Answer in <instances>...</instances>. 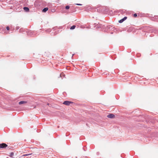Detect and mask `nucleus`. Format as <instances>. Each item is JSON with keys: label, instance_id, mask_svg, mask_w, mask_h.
I'll return each mask as SVG.
<instances>
[{"label": "nucleus", "instance_id": "f257e3e1", "mask_svg": "<svg viewBox=\"0 0 158 158\" xmlns=\"http://www.w3.org/2000/svg\"><path fill=\"white\" fill-rule=\"evenodd\" d=\"M8 145L5 143H2L0 144V148H6Z\"/></svg>", "mask_w": 158, "mask_h": 158}, {"label": "nucleus", "instance_id": "f03ea898", "mask_svg": "<svg viewBox=\"0 0 158 158\" xmlns=\"http://www.w3.org/2000/svg\"><path fill=\"white\" fill-rule=\"evenodd\" d=\"M73 103V102H71L69 101H65L64 102L63 104L66 105H69L70 104H72Z\"/></svg>", "mask_w": 158, "mask_h": 158}, {"label": "nucleus", "instance_id": "7ed1b4c3", "mask_svg": "<svg viewBox=\"0 0 158 158\" xmlns=\"http://www.w3.org/2000/svg\"><path fill=\"white\" fill-rule=\"evenodd\" d=\"M107 117L110 118H113L115 117V116L114 114H108L107 116Z\"/></svg>", "mask_w": 158, "mask_h": 158}, {"label": "nucleus", "instance_id": "20e7f679", "mask_svg": "<svg viewBox=\"0 0 158 158\" xmlns=\"http://www.w3.org/2000/svg\"><path fill=\"white\" fill-rule=\"evenodd\" d=\"M127 19V17H125L123 19H121L120 20H119L118 22L120 23H122V22H123L124 20H126Z\"/></svg>", "mask_w": 158, "mask_h": 158}, {"label": "nucleus", "instance_id": "39448f33", "mask_svg": "<svg viewBox=\"0 0 158 158\" xmlns=\"http://www.w3.org/2000/svg\"><path fill=\"white\" fill-rule=\"evenodd\" d=\"M27 102L26 101H20V102H19V104L20 105H21V104H22L26 103Z\"/></svg>", "mask_w": 158, "mask_h": 158}, {"label": "nucleus", "instance_id": "423d86ee", "mask_svg": "<svg viewBox=\"0 0 158 158\" xmlns=\"http://www.w3.org/2000/svg\"><path fill=\"white\" fill-rule=\"evenodd\" d=\"M48 10V8H47V7L45 8H44L43 9V10H42V11L43 12H45L46 11H47Z\"/></svg>", "mask_w": 158, "mask_h": 158}, {"label": "nucleus", "instance_id": "0eeeda50", "mask_svg": "<svg viewBox=\"0 0 158 158\" xmlns=\"http://www.w3.org/2000/svg\"><path fill=\"white\" fill-rule=\"evenodd\" d=\"M23 9L26 11H28L29 10V9L27 7H24Z\"/></svg>", "mask_w": 158, "mask_h": 158}, {"label": "nucleus", "instance_id": "6e6552de", "mask_svg": "<svg viewBox=\"0 0 158 158\" xmlns=\"http://www.w3.org/2000/svg\"><path fill=\"white\" fill-rule=\"evenodd\" d=\"M14 152H11L10 154V156L11 157H13V156L14 155Z\"/></svg>", "mask_w": 158, "mask_h": 158}, {"label": "nucleus", "instance_id": "1a4fd4ad", "mask_svg": "<svg viewBox=\"0 0 158 158\" xmlns=\"http://www.w3.org/2000/svg\"><path fill=\"white\" fill-rule=\"evenodd\" d=\"M75 27H76V26H75V25H73V26H72L71 27V28H70V29H71V30H73V29H75Z\"/></svg>", "mask_w": 158, "mask_h": 158}, {"label": "nucleus", "instance_id": "9d476101", "mask_svg": "<svg viewBox=\"0 0 158 158\" xmlns=\"http://www.w3.org/2000/svg\"><path fill=\"white\" fill-rule=\"evenodd\" d=\"M69 6H66L65 7V9H69Z\"/></svg>", "mask_w": 158, "mask_h": 158}, {"label": "nucleus", "instance_id": "9b49d317", "mask_svg": "<svg viewBox=\"0 0 158 158\" xmlns=\"http://www.w3.org/2000/svg\"><path fill=\"white\" fill-rule=\"evenodd\" d=\"M133 16L134 17H136L137 16V14L136 13H135L133 15Z\"/></svg>", "mask_w": 158, "mask_h": 158}, {"label": "nucleus", "instance_id": "f8f14e48", "mask_svg": "<svg viewBox=\"0 0 158 158\" xmlns=\"http://www.w3.org/2000/svg\"><path fill=\"white\" fill-rule=\"evenodd\" d=\"M6 29L7 30H9L10 29V28H9V27L8 26L7 27H6Z\"/></svg>", "mask_w": 158, "mask_h": 158}, {"label": "nucleus", "instance_id": "ddd939ff", "mask_svg": "<svg viewBox=\"0 0 158 158\" xmlns=\"http://www.w3.org/2000/svg\"><path fill=\"white\" fill-rule=\"evenodd\" d=\"M31 154H26V155H24L23 156H28L30 155Z\"/></svg>", "mask_w": 158, "mask_h": 158}, {"label": "nucleus", "instance_id": "4468645a", "mask_svg": "<svg viewBox=\"0 0 158 158\" xmlns=\"http://www.w3.org/2000/svg\"><path fill=\"white\" fill-rule=\"evenodd\" d=\"M77 5H79V6H81V4H76Z\"/></svg>", "mask_w": 158, "mask_h": 158}, {"label": "nucleus", "instance_id": "2eb2a0df", "mask_svg": "<svg viewBox=\"0 0 158 158\" xmlns=\"http://www.w3.org/2000/svg\"><path fill=\"white\" fill-rule=\"evenodd\" d=\"M62 75H63V74H62V73H61V74H60V77H61Z\"/></svg>", "mask_w": 158, "mask_h": 158}]
</instances>
